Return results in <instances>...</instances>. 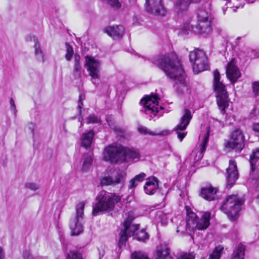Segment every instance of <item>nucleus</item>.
Wrapping results in <instances>:
<instances>
[{
    "instance_id": "f257e3e1",
    "label": "nucleus",
    "mask_w": 259,
    "mask_h": 259,
    "mask_svg": "<svg viewBox=\"0 0 259 259\" xmlns=\"http://www.w3.org/2000/svg\"><path fill=\"white\" fill-rule=\"evenodd\" d=\"M151 62L162 70L167 77L176 80L174 87L178 95H183L188 91L186 74L176 55H158L151 59Z\"/></svg>"
},
{
    "instance_id": "f03ea898",
    "label": "nucleus",
    "mask_w": 259,
    "mask_h": 259,
    "mask_svg": "<svg viewBox=\"0 0 259 259\" xmlns=\"http://www.w3.org/2000/svg\"><path fill=\"white\" fill-rule=\"evenodd\" d=\"M197 23L195 25H190L189 22L185 23L181 30L183 34L187 35L191 31L199 34L208 35L211 33L213 17L210 11L200 9L197 12Z\"/></svg>"
},
{
    "instance_id": "7ed1b4c3",
    "label": "nucleus",
    "mask_w": 259,
    "mask_h": 259,
    "mask_svg": "<svg viewBox=\"0 0 259 259\" xmlns=\"http://www.w3.org/2000/svg\"><path fill=\"white\" fill-rule=\"evenodd\" d=\"M121 197L105 191L100 192L96 198V202L93 204L92 214L97 216L112 211L115 204L120 202Z\"/></svg>"
},
{
    "instance_id": "20e7f679",
    "label": "nucleus",
    "mask_w": 259,
    "mask_h": 259,
    "mask_svg": "<svg viewBox=\"0 0 259 259\" xmlns=\"http://www.w3.org/2000/svg\"><path fill=\"white\" fill-rule=\"evenodd\" d=\"M244 202V199L238 195L228 196L223 201L221 210L226 213L231 221H236Z\"/></svg>"
},
{
    "instance_id": "39448f33",
    "label": "nucleus",
    "mask_w": 259,
    "mask_h": 259,
    "mask_svg": "<svg viewBox=\"0 0 259 259\" xmlns=\"http://www.w3.org/2000/svg\"><path fill=\"white\" fill-rule=\"evenodd\" d=\"M213 85L217 93V105L221 114L224 115L226 113V109L229 106V99L225 85L220 81V74L217 69L213 71Z\"/></svg>"
},
{
    "instance_id": "423d86ee",
    "label": "nucleus",
    "mask_w": 259,
    "mask_h": 259,
    "mask_svg": "<svg viewBox=\"0 0 259 259\" xmlns=\"http://www.w3.org/2000/svg\"><path fill=\"white\" fill-rule=\"evenodd\" d=\"M210 213L208 212H204L200 219H199L195 213H190L186 223V231L188 233L191 232L195 228L198 230L206 229L210 224Z\"/></svg>"
},
{
    "instance_id": "0eeeda50",
    "label": "nucleus",
    "mask_w": 259,
    "mask_h": 259,
    "mask_svg": "<svg viewBox=\"0 0 259 259\" xmlns=\"http://www.w3.org/2000/svg\"><path fill=\"white\" fill-rule=\"evenodd\" d=\"M189 60L192 63L193 71L199 73L207 70L209 68L207 57L202 50L195 49L189 54Z\"/></svg>"
},
{
    "instance_id": "6e6552de",
    "label": "nucleus",
    "mask_w": 259,
    "mask_h": 259,
    "mask_svg": "<svg viewBox=\"0 0 259 259\" xmlns=\"http://www.w3.org/2000/svg\"><path fill=\"white\" fill-rule=\"evenodd\" d=\"M245 146V137L242 131L237 128L231 134L230 141H226L224 143V147L229 151L235 150L240 152Z\"/></svg>"
},
{
    "instance_id": "1a4fd4ad",
    "label": "nucleus",
    "mask_w": 259,
    "mask_h": 259,
    "mask_svg": "<svg viewBox=\"0 0 259 259\" xmlns=\"http://www.w3.org/2000/svg\"><path fill=\"white\" fill-rule=\"evenodd\" d=\"M84 208L83 202H80L76 206L75 215L70 219L69 224L72 235H78L83 231L81 221L83 219Z\"/></svg>"
},
{
    "instance_id": "9d476101",
    "label": "nucleus",
    "mask_w": 259,
    "mask_h": 259,
    "mask_svg": "<svg viewBox=\"0 0 259 259\" xmlns=\"http://www.w3.org/2000/svg\"><path fill=\"white\" fill-rule=\"evenodd\" d=\"M159 99L158 96L153 93L149 96H145L140 102L143 105L141 111L146 114H149L151 117H152V114L155 116L158 112V101Z\"/></svg>"
},
{
    "instance_id": "9b49d317",
    "label": "nucleus",
    "mask_w": 259,
    "mask_h": 259,
    "mask_svg": "<svg viewBox=\"0 0 259 259\" xmlns=\"http://www.w3.org/2000/svg\"><path fill=\"white\" fill-rule=\"evenodd\" d=\"M123 154L124 147L116 144H111L104 149V159L111 163H116L119 160H121Z\"/></svg>"
},
{
    "instance_id": "f8f14e48",
    "label": "nucleus",
    "mask_w": 259,
    "mask_h": 259,
    "mask_svg": "<svg viewBox=\"0 0 259 259\" xmlns=\"http://www.w3.org/2000/svg\"><path fill=\"white\" fill-rule=\"evenodd\" d=\"M85 60L84 65L89 72V75L92 77V82L95 84H98L100 78L99 61L89 56L85 57Z\"/></svg>"
},
{
    "instance_id": "ddd939ff",
    "label": "nucleus",
    "mask_w": 259,
    "mask_h": 259,
    "mask_svg": "<svg viewBox=\"0 0 259 259\" xmlns=\"http://www.w3.org/2000/svg\"><path fill=\"white\" fill-rule=\"evenodd\" d=\"M123 229H121L119 233V240L118 245L120 248L125 245L126 242L128 237L135 236L136 232L139 228V225H131V222L126 220L123 224Z\"/></svg>"
},
{
    "instance_id": "4468645a",
    "label": "nucleus",
    "mask_w": 259,
    "mask_h": 259,
    "mask_svg": "<svg viewBox=\"0 0 259 259\" xmlns=\"http://www.w3.org/2000/svg\"><path fill=\"white\" fill-rule=\"evenodd\" d=\"M145 8L147 12L156 16H165L166 10L161 0H146Z\"/></svg>"
},
{
    "instance_id": "2eb2a0df",
    "label": "nucleus",
    "mask_w": 259,
    "mask_h": 259,
    "mask_svg": "<svg viewBox=\"0 0 259 259\" xmlns=\"http://www.w3.org/2000/svg\"><path fill=\"white\" fill-rule=\"evenodd\" d=\"M192 254H184L178 259H194ZM155 259H173L170 254V249L166 244H161L157 246Z\"/></svg>"
},
{
    "instance_id": "dca6fc26",
    "label": "nucleus",
    "mask_w": 259,
    "mask_h": 259,
    "mask_svg": "<svg viewBox=\"0 0 259 259\" xmlns=\"http://www.w3.org/2000/svg\"><path fill=\"white\" fill-rule=\"evenodd\" d=\"M226 187L230 189L234 186L239 178V172L237 169L236 163L235 161L232 160H230L229 165L226 170Z\"/></svg>"
},
{
    "instance_id": "f3484780",
    "label": "nucleus",
    "mask_w": 259,
    "mask_h": 259,
    "mask_svg": "<svg viewBox=\"0 0 259 259\" xmlns=\"http://www.w3.org/2000/svg\"><path fill=\"white\" fill-rule=\"evenodd\" d=\"M192 117V116L191 115V111L188 109H185L184 114L181 118L180 123L177 126L176 128V131H177V134L178 135V138L181 141H182L183 139L185 137L187 133H181L180 131H184L187 128Z\"/></svg>"
},
{
    "instance_id": "a211bd4d",
    "label": "nucleus",
    "mask_w": 259,
    "mask_h": 259,
    "mask_svg": "<svg viewBox=\"0 0 259 259\" xmlns=\"http://www.w3.org/2000/svg\"><path fill=\"white\" fill-rule=\"evenodd\" d=\"M209 133V127H207L206 132L203 136L202 141L199 144V147L198 149L193 151L192 153L191 154V157H194V163L197 162L202 158L203 153L206 150L208 142Z\"/></svg>"
},
{
    "instance_id": "6ab92c4d",
    "label": "nucleus",
    "mask_w": 259,
    "mask_h": 259,
    "mask_svg": "<svg viewBox=\"0 0 259 259\" xmlns=\"http://www.w3.org/2000/svg\"><path fill=\"white\" fill-rule=\"evenodd\" d=\"M226 75L232 83H235L241 76V73L239 68L235 65L234 59L229 62L226 66Z\"/></svg>"
},
{
    "instance_id": "aec40b11",
    "label": "nucleus",
    "mask_w": 259,
    "mask_h": 259,
    "mask_svg": "<svg viewBox=\"0 0 259 259\" xmlns=\"http://www.w3.org/2000/svg\"><path fill=\"white\" fill-rule=\"evenodd\" d=\"M259 160V148L253 151L250 155L249 163L251 167L250 176L252 179H256L258 177V169L256 166V164Z\"/></svg>"
},
{
    "instance_id": "412c9836",
    "label": "nucleus",
    "mask_w": 259,
    "mask_h": 259,
    "mask_svg": "<svg viewBox=\"0 0 259 259\" xmlns=\"http://www.w3.org/2000/svg\"><path fill=\"white\" fill-rule=\"evenodd\" d=\"M124 28L122 25L110 26L106 27L104 31L114 39L121 38L123 34Z\"/></svg>"
},
{
    "instance_id": "4be33fe9",
    "label": "nucleus",
    "mask_w": 259,
    "mask_h": 259,
    "mask_svg": "<svg viewBox=\"0 0 259 259\" xmlns=\"http://www.w3.org/2000/svg\"><path fill=\"white\" fill-rule=\"evenodd\" d=\"M158 182V179L154 176L147 179L144 187L145 193L150 195L154 194L159 188Z\"/></svg>"
},
{
    "instance_id": "5701e85b",
    "label": "nucleus",
    "mask_w": 259,
    "mask_h": 259,
    "mask_svg": "<svg viewBox=\"0 0 259 259\" xmlns=\"http://www.w3.org/2000/svg\"><path fill=\"white\" fill-rule=\"evenodd\" d=\"M217 192V188L213 187L210 184H208L202 187L200 195L205 200L210 201L215 199Z\"/></svg>"
},
{
    "instance_id": "b1692460",
    "label": "nucleus",
    "mask_w": 259,
    "mask_h": 259,
    "mask_svg": "<svg viewBox=\"0 0 259 259\" xmlns=\"http://www.w3.org/2000/svg\"><path fill=\"white\" fill-rule=\"evenodd\" d=\"M124 177L120 174H118L115 177L112 178L111 176H105L100 179V185L101 186H106L109 185H115L124 181Z\"/></svg>"
},
{
    "instance_id": "393cba45",
    "label": "nucleus",
    "mask_w": 259,
    "mask_h": 259,
    "mask_svg": "<svg viewBox=\"0 0 259 259\" xmlns=\"http://www.w3.org/2000/svg\"><path fill=\"white\" fill-rule=\"evenodd\" d=\"M30 40L34 42L33 48L34 49V55L36 59L41 62L45 61V55L41 48L40 44L38 38L34 36L29 37Z\"/></svg>"
},
{
    "instance_id": "a878e982",
    "label": "nucleus",
    "mask_w": 259,
    "mask_h": 259,
    "mask_svg": "<svg viewBox=\"0 0 259 259\" xmlns=\"http://www.w3.org/2000/svg\"><path fill=\"white\" fill-rule=\"evenodd\" d=\"M140 154L137 150L127 149L124 147V154L122 155L121 160H138Z\"/></svg>"
},
{
    "instance_id": "bb28decb",
    "label": "nucleus",
    "mask_w": 259,
    "mask_h": 259,
    "mask_svg": "<svg viewBox=\"0 0 259 259\" xmlns=\"http://www.w3.org/2000/svg\"><path fill=\"white\" fill-rule=\"evenodd\" d=\"M94 136L95 133L92 130L89 131L88 132L82 134L81 138V146L85 149L90 148L93 141Z\"/></svg>"
},
{
    "instance_id": "cd10ccee",
    "label": "nucleus",
    "mask_w": 259,
    "mask_h": 259,
    "mask_svg": "<svg viewBox=\"0 0 259 259\" xmlns=\"http://www.w3.org/2000/svg\"><path fill=\"white\" fill-rule=\"evenodd\" d=\"M201 0H176L175 5L177 9L183 12L186 11L191 3H197Z\"/></svg>"
},
{
    "instance_id": "c85d7f7f",
    "label": "nucleus",
    "mask_w": 259,
    "mask_h": 259,
    "mask_svg": "<svg viewBox=\"0 0 259 259\" xmlns=\"http://www.w3.org/2000/svg\"><path fill=\"white\" fill-rule=\"evenodd\" d=\"M146 175L144 172H141L140 174L136 175L133 179H131L129 183L128 188L130 189L136 187L139 183L142 182Z\"/></svg>"
},
{
    "instance_id": "c756f323",
    "label": "nucleus",
    "mask_w": 259,
    "mask_h": 259,
    "mask_svg": "<svg viewBox=\"0 0 259 259\" xmlns=\"http://www.w3.org/2000/svg\"><path fill=\"white\" fill-rule=\"evenodd\" d=\"M138 130L139 132L141 134L149 135L151 136H163L168 134V132L165 131H162L159 133H155L154 132H151L147 127L142 125H139L138 126Z\"/></svg>"
},
{
    "instance_id": "7c9ffc66",
    "label": "nucleus",
    "mask_w": 259,
    "mask_h": 259,
    "mask_svg": "<svg viewBox=\"0 0 259 259\" xmlns=\"http://www.w3.org/2000/svg\"><path fill=\"white\" fill-rule=\"evenodd\" d=\"M245 246L241 244H239L236 249L233 252V256L231 259H243Z\"/></svg>"
},
{
    "instance_id": "2f4dec72",
    "label": "nucleus",
    "mask_w": 259,
    "mask_h": 259,
    "mask_svg": "<svg viewBox=\"0 0 259 259\" xmlns=\"http://www.w3.org/2000/svg\"><path fill=\"white\" fill-rule=\"evenodd\" d=\"M93 152H89L86 155L84 156V157L83 159V164L82 167L83 170L87 171L90 167L93 162Z\"/></svg>"
},
{
    "instance_id": "473e14b6",
    "label": "nucleus",
    "mask_w": 259,
    "mask_h": 259,
    "mask_svg": "<svg viewBox=\"0 0 259 259\" xmlns=\"http://www.w3.org/2000/svg\"><path fill=\"white\" fill-rule=\"evenodd\" d=\"M223 249L224 247L221 246L215 247L212 253L210 254L208 259H220Z\"/></svg>"
},
{
    "instance_id": "72a5a7b5",
    "label": "nucleus",
    "mask_w": 259,
    "mask_h": 259,
    "mask_svg": "<svg viewBox=\"0 0 259 259\" xmlns=\"http://www.w3.org/2000/svg\"><path fill=\"white\" fill-rule=\"evenodd\" d=\"M80 56L79 55L75 56L74 71V75L78 77L81 75V66L79 64Z\"/></svg>"
},
{
    "instance_id": "f704fd0d",
    "label": "nucleus",
    "mask_w": 259,
    "mask_h": 259,
    "mask_svg": "<svg viewBox=\"0 0 259 259\" xmlns=\"http://www.w3.org/2000/svg\"><path fill=\"white\" fill-rule=\"evenodd\" d=\"M134 238L139 241H145L149 238V235L144 230L142 229L136 233Z\"/></svg>"
},
{
    "instance_id": "c9c22d12",
    "label": "nucleus",
    "mask_w": 259,
    "mask_h": 259,
    "mask_svg": "<svg viewBox=\"0 0 259 259\" xmlns=\"http://www.w3.org/2000/svg\"><path fill=\"white\" fill-rule=\"evenodd\" d=\"M65 46L66 49V53L65 54L66 59L69 61L72 59V56L74 54V51L72 47L68 43H65Z\"/></svg>"
},
{
    "instance_id": "e433bc0d",
    "label": "nucleus",
    "mask_w": 259,
    "mask_h": 259,
    "mask_svg": "<svg viewBox=\"0 0 259 259\" xmlns=\"http://www.w3.org/2000/svg\"><path fill=\"white\" fill-rule=\"evenodd\" d=\"M131 259H149L148 255L142 251H135L131 254Z\"/></svg>"
},
{
    "instance_id": "4c0bfd02",
    "label": "nucleus",
    "mask_w": 259,
    "mask_h": 259,
    "mask_svg": "<svg viewBox=\"0 0 259 259\" xmlns=\"http://www.w3.org/2000/svg\"><path fill=\"white\" fill-rule=\"evenodd\" d=\"M67 259H83L82 254L78 251H71L67 255Z\"/></svg>"
},
{
    "instance_id": "58836bf2",
    "label": "nucleus",
    "mask_w": 259,
    "mask_h": 259,
    "mask_svg": "<svg viewBox=\"0 0 259 259\" xmlns=\"http://www.w3.org/2000/svg\"><path fill=\"white\" fill-rule=\"evenodd\" d=\"M252 89L254 96H259V81H253L252 82Z\"/></svg>"
},
{
    "instance_id": "ea45409f",
    "label": "nucleus",
    "mask_w": 259,
    "mask_h": 259,
    "mask_svg": "<svg viewBox=\"0 0 259 259\" xmlns=\"http://www.w3.org/2000/svg\"><path fill=\"white\" fill-rule=\"evenodd\" d=\"M88 123H97L100 122V120L95 114H91L87 118Z\"/></svg>"
},
{
    "instance_id": "a19ab883",
    "label": "nucleus",
    "mask_w": 259,
    "mask_h": 259,
    "mask_svg": "<svg viewBox=\"0 0 259 259\" xmlns=\"http://www.w3.org/2000/svg\"><path fill=\"white\" fill-rule=\"evenodd\" d=\"M25 186L26 188L33 191H35L39 188L38 185L34 183H27L25 184Z\"/></svg>"
},
{
    "instance_id": "79ce46f5",
    "label": "nucleus",
    "mask_w": 259,
    "mask_h": 259,
    "mask_svg": "<svg viewBox=\"0 0 259 259\" xmlns=\"http://www.w3.org/2000/svg\"><path fill=\"white\" fill-rule=\"evenodd\" d=\"M23 259H33V257L30 254L29 251L25 250L23 254Z\"/></svg>"
},
{
    "instance_id": "37998d69",
    "label": "nucleus",
    "mask_w": 259,
    "mask_h": 259,
    "mask_svg": "<svg viewBox=\"0 0 259 259\" xmlns=\"http://www.w3.org/2000/svg\"><path fill=\"white\" fill-rule=\"evenodd\" d=\"M83 107V103L81 101H78V104H77V110L79 115H81L82 111H81V108Z\"/></svg>"
},
{
    "instance_id": "c03bdc74",
    "label": "nucleus",
    "mask_w": 259,
    "mask_h": 259,
    "mask_svg": "<svg viewBox=\"0 0 259 259\" xmlns=\"http://www.w3.org/2000/svg\"><path fill=\"white\" fill-rule=\"evenodd\" d=\"M252 128L253 131L259 133V122L253 123Z\"/></svg>"
},
{
    "instance_id": "a18cd8bd",
    "label": "nucleus",
    "mask_w": 259,
    "mask_h": 259,
    "mask_svg": "<svg viewBox=\"0 0 259 259\" xmlns=\"http://www.w3.org/2000/svg\"><path fill=\"white\" fill-rule=\"evenodd\" d=\"M10 103L11 106V108L14 111H16V107L15 104L14 100L13 98L10 99Z\"/></svg>"
},
{
    "instance_id": "49530a36",
    "label": "nucleus",
    "mask_w": 259,
    "mask_h": 259,
    "mask_svg": "<svg viewBox=\"0 0 259 259\" xmlns=\"http://www.w3.org/2000/svg\"><path fill=\"white\" fill-rule=\"evenodd\" d=\"M113 129L114 131H115L118 133H122L123 132V130L119 127L114 126Z\"/></svg>"
},
{
    "instance_id": "de8ad7c7",
    "label": "nucleus",
    "mask_w": 259,
    "mask_h": 259,
    "mask_svg": "<svg viewBox=\"0 0 259 259\" xmlns=\"http://www.w3.org/2000/svg\"><path fill=\"white\" fill-rule=\"evenodd\" d=\"M4 253L2 247H0V259H4Z\"/></svg>"
},
{
    "instance_id": "09e8293b",
    "label": "nucleus",
    "mask_w": 259,
    "mask_h": 259,
    "mask_svg": "<svg viewBox=\"0 0 259 259\" xmlns=\"http://www.w3.org/2000/svg\"><path fill=\"white\" fill-rule=\"evenodd\" d=\"M85 96L84 94H80L79 96V99L78 101H82L85 99Z\"/></svg>"
},
{
    "instance_id": "8fccbe9b",
    "label": "nucleus",
    "mask_w": 259,
    "mask_h": 259,
    "mask_svg": "<svg viewBox=\"0 0 259 259\" xmlns=\"http://www.w3.org/2000/svg\"><path fill=\"white\" fill-rule=\"evenodd\" d=\"M34 125L32 123H30L29 126V128L31 132L33 133L34 132Z\"/></svg>"
},
{
    "instance_id": "3c124183",
    "label": "nucleus",
    "mask_w": 259,
    "mask_h": 259,
    "mask_svg": "<svg viewBox=\"0 0 259 259\" xmlns=\"http://www.w3.org/2000/svg\"><path fill=\"white\" fill-rule=\"evenodd\" d=\"M79 117L78 118V121L80 122H82V121L83 120V117L82 116V113L81 114V115H79ZM82 125V123H81V125Z\"/></svg>"
},
{
    "instance_id": "603ef678",
    "label": "nucleus",
    "mask_w": 259,
    "mask_h": 259,
    "mask_svg": "<svg viewBox=\"0 0 259 259\" xmlns=\"http://www.w3.org/2000/svg\"><path fill=\"white\" fill-rule=\"evenodd\" d=\"M228 7H226L225 6L223 8V11L225 12L227 9Z\"/></svg>"
},
{
    "instance_id": "864d4df0",
    "label": "nucleus",
    "mask_w": 259,
    "mask_h": 259,
    "mask_svg": "<svg viewBox=\"0 0 259 259\" xmlns=\"http://www.w3.org/2000/svg\"><path fill=\"white\" fill-rule=\"evenodd\" d=\"M256 201L257 203L259 204V195L256 197Z\"/></svg>"
},
{
    "instance_id": "5fc2aeb1",
    "label": "nucleus",
    "mask_w": 259,
    "mask_h": 259,
    "mask_svg": "<svg viewBox=\"0 0 259 259\" xmlns=\"http://www.w3.org/2000/svg\"><path fill=\"white\" fill-rule=\"evenodd\" d=\"M254 1V0H248V3H253Z\"/></svg>"
},
{
    "instance_id": "6e6d98bb",
    "label": "nucleus",
    "mask_w": 259,
    "mask_h": 259,
    "mask_svg": "<svg viewBox=\"0 0 259 259\" xmlns=\"http://www.w3.org/2000/svg\"><path fill=\"white\" fill-rule=\"evenodd\" d=\"M229 3H230V0H227V4Z\"/></svg>"
},
{
    "instance_id": "4d7b16f0",
    "label": "nucleus",
    "mask_w": 259,
    "mask_h": 259,
    "mask_svg": "<svg viewBox=\"0 0 259 259\" xmlns=\"http://www.w3.org/2000/svg\"><path fill=\"white\" fill-rule=\"evenodd\" d=\"M160 108L161 109H163V108L162 107H161V106H160Z\"/></svg>"
},
{
    "instance_id": "13d9d810",
    "label": "nucleus",
    "mask_w": 259,
    "mask_h": 259,
    "mask_svg": "<svg viewBox=\"0 0 259 259\" xmlns=\"http://www.w3.org/2000/svg\"><path fill=\"white\" fill-rule=\"evenodd\" d=\"M179 228H180V227L178 228L177 232L179 231Z\"/></svg>"
},
{
    "instance_id": "bf43d9fd",
    "label": "nucleus",
    "mask_w": 259,
    "mask_h": 259,
    "mask_svg": "<svg viewBox=\"0 0 259 259\" xmlns=\"http://www.w3.org/2000/svg\"><path fill=\"white\" fill-rule=\"evenodd\" d=\"M237 40L240 39V37H238V38H237Z\"/></svg>"
}]
</instances>
